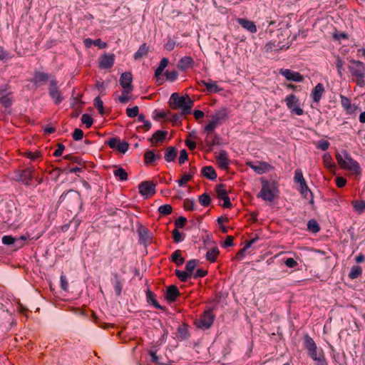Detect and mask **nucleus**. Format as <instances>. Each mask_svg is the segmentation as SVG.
<instances>
[{"instance_id":"nucleus-57","label":"nucleus","mask_w":365,"mask_h":365,"mask_svg":"<svg viewBox=\"0 0 365 365\" xmlns=\"http://www.w3.org/2000/svg\"><path fill=\"white\" fill-rule=\"evenodd\" d=\"M195 202L190 199H185L183 202V207L186 210H193Z\"/></svg>"},{"instance_id":"nucleus-20","label":"nucleus","mask_w":365,"mask_h":365,"mask_svg":"<svg viewBox=\"0 0 365 365\" xmlns=\"http://www.w3.org/2000/svg\"><path fill=\"white\" fill-rule=\"evenodd\" d=\"M324 92L325 89L323 84L321 83H318L312 91L311 96L313 101L318 104Z\"/></svg>"},{"instance_id":"nucleus-4","label":"nucleus","mask_w":365,"mask_h":365,"mask_svg":"<svg viewBox=\"0 0 365 365\" xmlns=\"http://www.w3.org/2000/svg\"><path fill=\"white\" fill-rule=\"evenodd\" d=\"M277 191V187L274 182L262 180V189L257 197L262 198L264 200L272 202L277 195L276 192Z\"/></svg>"},{"instance_id":"nucleus-63","label":"nucleus","mask_w":365,"mask_h":365,"mask_svg":"<svg viewBox=\"0 0 365 365\" xmlns=\"http://www.w3.org/2000/svg\"><path fill=\"white\" fill-rule=\"evenodd\" d=\"M187 222V219L184 217H178L175 222V225L176 228H182L185 225V223Z\"/></svg>"},{"instance_id":"nucleus-13","label":"nucleus","mask_w":365,"mask_h":365,"mask_svg":"<svg viewBox=\"0 0 365 365\" xmlns=\"http://www.w3.org/2000/svg\"><path fill=\"white\" fill-rule=\"evenodd\" d=\"M113 53H104L98 58V67L103 69H109L113 67L115 62Z\"/></svg>"},{"instance_id":"nucleus-53","label":"nucleus","mask_w":365,"mask_h":365,"mask_svg":"<svg viewBox=\"0 0 365 365\" xmlns=\"http://www.w3.org/2000/svg\"><path fill=\"white\" fill-rule=\"evenodd\" d=\"M94 106L98 109L99 113L103 114V103L100 97H96L94 99Z\"/></svg>"},{"instance_id":"nucleus-60","label":"nucleus","mask_w":365,"mask_h":365,"mask_svg":"<svg viewBox=\"0 0 365 365\" xmlns=\"http://www.w3.org/2000/svg\"><path fill=\"white\" fill-rule=\"evenodd\" d=\"M1 241L3 244L10 245L14 244L16 241V239L11 235H5L2 237Z\"/></svg>"},{"instance_id":"nucleus-18","label":"nucleus","mask_w":365,"mask_h":365,"mask_svg":"<svg viewBox=\"0 0 365 365\" xmlns=\"http://www.w3.org/2000/svg\"><path fill=\"white\" fill-rule=\"evenodd\" d=\"M180 295L179 289L175 285H170L168 287L165 294V299L169 302H174L176 301L177 297Z\"/></svg>"},{"instance_id":"nucleus-19","label":"nucleus","mask_w":365,"mask_h":365,"mask_svg":"<svg viewBox=\"0 0 365 365\" xmlns=\"http://www.w3.org/2000/svg\"><path fill=\"white\" fill-rule=\"evenodd\" d=\"M78 199L79 193L73 190L63 192L60 197L61 202H63L66 204H69L71 202V200L78 202Z\"/></svg>"},{"instance_id":"nucleus-32","label":"nucleus","mask_w":365,"mask_h":365,"mask_svg":"<svg viewBox=\"0 0 365 365\" xmlns=\"http://www.w3.org/2000/svg\"><path fill=\"white\" fill-rule=\"evenodd\" d=\"M169 61L167 58H163L161 59L160 62L159 66L155 71V76L158 78V81L160 78V76L162 75L164 69L168 66Z\"/></svg>"},{"instance_id":"nucleus-55","label":"nucleus","mask_w":365,"mask_h":365,"mask_svg":"<svg viewBox=\"0 0 365 365\" xmlns=\"http://www.w3.org/2000/svg\"><path fill=\"white\" fill-rule=\"evenodd\" d=\"M129 145L126 142H118L116 146V150L121 153H125L128 149Z\"/></svg>"},{"instance_id":"nucleus-39","label":"nucleus","mask_w":365,"mask_h":365,"mask_svg":"<svg viewBox=\"0 0 365 365\" xmlns=\"http://www.w3.org/2000/svg\"><path fill=\"white\" fill-rule=\"evenodd\" d=\"M175 274L178 277V278L182 282H187V279L192 277V275L190 274V273L187 272L186 270L181 271L179 269H175Z\"/></svg>"},{"instance_id":"nucleus-3","label":"nucleus","mask_w":365,"mask_h":365,"mask_svg":"<svg viewBox=\"0 0 365 365\" xmlns=\"http://www.w3.org/2000/svg\"><path fill=\"white\" fill-rule=\"evenodd\" d=\"M336 159L341 168L358 174L360 173L361 168L359 164L350 156L347 151H344L343 155L336 153Z\"/></svg>"},{"instance_id":"nucleus-62","label":"nucleus","mask_w":365,"mask_h":365,"mask_svg":"<svg viewBox=\"0 0 365 365\" xmlns=\"http://www.w3.org/2000/svg\"><path fill=\"white\" fill-rule=\"evenodd\" d=\"M173 238L175 242H179L182 241V237L180 232L177 229H174L172 232Z\"/></svg>"},{"instance_id":"nucleus-48","label":"nucleus","mask_w":365,"mask_h":365,"mask_svg":"<svg viewBox=\"0 0 365 365\" xmlns=\"http://www.w3.org/2000/svg\"><path fill=\"white\" fill-rule=\"evenodd\" d=\"M158 211L163 215H168L172 212L173 208H172L171 205L166 204V205H161L158 208Z\"/></svg>"},{"instance_id":"nucleus-33","label":"nucleus","mask_w":365,"mask_h":365,"mask_svg":"<svg viewBox=\"0 0 365 365\" xmlns=\"http://www.w3.org/2000/svg\"><path fill=\"white\" fill-rule=\"evenodd\" d=\"M149 48L146 45V43H143L139 49L137 51V52L134 54V58L135 60L142 58L145 56H146L148 53Z\"/></svg>"},{"instance_id":"nucleus-16","label":"nucleus","mask_w":365,"mask_h":365,"mask_svg":"<svg viewBox=\"0 0 365 365\" xmlns=\"http://www.w3.org/2000/svg\"><path fill=\"white\" fill-rule=\"evenodd\" d=\"M49 79V75L46 73L36 71L34 73V77L31 81L35 86H38L41 84L46 83Z\"/></svg>"},{"instance_id":"nucleus-27","label":"nucleus","mask_w":365,"mask_h":365,"mask_svg":"<svg viewBox=\"0 0 365 365\" xmlns=\"http://www.w3.org/2000/svg\"><path fill=\"white\" fill-rule=\"evenodd\" d=\"M247 165L259 174L265 173L269 166L266 163H259L258 165H255L252 162H248Z\"/></svg>"},{"instance_id":"nucleus-59","label":"nucleus","mask_w":365,"mask_h":365,"mask_svg":"<svg viewBox=\"0 0 365 365\" xmlns=\"http://www.w3.org/2000/svg\"><path fill=\"white\" fill-rule=\"evenodd\" d=\"M336 66L337 68L338 73L341 77L343 75L342 71L344 70V62L339 56L336 58Z\"/></svg>"},{"instance_id":"nucleus-26","label":"nucleus","mask_w":365,"mask_h":365,"mask_svg":"<svg viewBox=\"0 0 365 365\" xmlns=\"http://www.w3.org/2000/svg\"><path fill=\"white\" fill-rule=\"evenodd\" d=\"M341 103L348 113H352L356 110V107L351 104V100L346 96H341Z\"/></svg>"},{"instance_id":"nucleus-24","label":"nucleus","mask_w":365,"mask_h":365,"mask_svg":"<svg viewBox=\"0 0 365 365\" xmlns=\"http://www.w3.org/2000/svg\"><path fill=\"white\" fill-rule=\"evenodd\" d=\"M19 178L26 185H29L33 178V170L31 168H26L21 170Z\"/></svg>"},{"instance_id":"nucleus-15","label":"nucleus","mask_w":365,"mask_h":365,"mask_svg":"<svg viewBox=\"0 0 365 365\" xmlns=\"http://www.w3.org/2000/svg\"><path fill=\"white\" fill-rule=\"evenodd\" d=\"M280 73L288 81L295 82H302L304 81V76L302 75L298 72L292 71L289 69H282Z\"/></svg>"},{"instance_id":"nucleus-45","label":"nucleus","mask_w":365,"mask_h":365,"mask_svg":"<svg viewBox=\"0 0 365 365\" xmlns=\"http://www.w3.org/2000/svg\"><path fill=\"white\" fill-rule=\"evenodd\" d=\"M198 200L199 202L204 207H207L211 203V197L207 193L200 195Z\"/></svg>"},{"instance_id":"nucleus-36","label":"nucleus","mask_w":365,"mask_h":365,"mask_svg":"<svg viewBox=\"0 0 365 365\" xmlns=\"http://www.w3.org/2000/svg\"><path fill=\"white\" fill-rule=\"evenodd\" d=\"M361 274L362 268L359 265H354L351 269V271L349 274V277L351 279H354L360 277Z\"/></svg>"},{"instance_id":"nucleus-25","label":"nucleus","mask_w":365,"mask_h":365,"mask_svg":"<svg viewBox=\"0 0 365 365\" xmlns=\"http://www.w3.org/2000/svg\"><path fill=\"white\" fill-rule=\"evenodd\" d=\"M168 135L167 131H163V130H157L155 132L151 138L150 139L151 143H162L165 138H166Z\"/></svg>"},{"instance_id":"nucleus-40","label":"nucleus","mask_w":365,"mask_h":365,"mask_svg":"<svg viewBox=\"0 0 365 365\" xmlns=\"http://www.w3.org/2000/svg\"><path fill=\"white\" fill-rule=\"evenodd\" d=\"M307 230L313 233H317L320 230V227L315 220H310L307 222Z\"/></svg>"},{"instance_id":"nucleus-10","label":"nucleus","mask_w":365,"mask_h":365,"mask_svg":"<svg viewBox=\"0 0 365 365\" xmlns=\"http://www.w3.org/2000/svg\"><path fill=\"white\" fill-rule=\"evenodd\" d=\"M284 101L287 108L292 110V113L297 115H303L304 110L299 106V99L294 94L292 93L287 96Z\"/></svg>"},{"instance_id":"nucleus-47","label":"nucleus","mask_w":365,"mask_h":365,"mask_svg":"<svg viewBox=\"0 0 365 365\" xmlns=\"http://www.w3.org/2000/svg\"><path fill=\"white\" fill-rule=\"evenodd\" d=\"M354 209L359 212H363L365 210V201L364 200H356L353 202Z\"/></svg>"},{"instance_id":"nucleus-38","label":"nucleus","mask_w":365,"mask_h":365,"mask_svg":"<svg viewBox=\"0 0 365 365\" xmlns=\"http://www.w3.org/2000/svg\"><path fill=\"white\" fill-rule=\"evenodd\" d=\"M114 175L121 181L128 180V173L123 168H118L114 170Z\"/></svg>"},{"instance_id":"nucleus-8","label":"nucleus","mask_w":365,"mask_h":365,"mask_svg":"<svg viewBox=\"0 0 365 365\" xmlns=\"http://www.w3.org/2000/svg\"><path fill=\"white\" fill-rule=\"evenodd\" d=\"M48 93L50 97L53 100L56 105L60 104L63 101L61 91L58 86V81L53 78L49 81Z\"/></svg>"},{"instance_id":"nucleus-23","label":"nucleus","mask_w":365,"mask_h":365,"mask_svg":"<svg viewBox=\"0 0 365 365\" xmlns=\"http://www.w3.org/2000/svg\"><path fill=\"white\" fill-rule=\"evenodd\" d=\"M237 21L239 24L250 33L254 34L257 32V26L253 21L242 18H238Z\"/></svg>"},{"instance_id":"nucleus-44","label":"nucleus","mask_w":365,"mask_h":365,"mask_svg":"<svg viewBox=\"0 0 365 365\" xmlns=\"http://www.w3.org/2000/svg\"><path fill=\"white\" fill-rule=\"evenodd\" d=\"M207 91L210 93H217L221 91L216 82H212L211 80L207 82L205 86Z\"/></svg>"},{"instance_id":"nucleus-56","label":"nucleus","mask_w":365,"mask_h":365,"mask_svg":"<svg viewBox=\"0 0 365 365\" xmlns=\"http://www.w3.org/2000/svg\"><path fill=\"white\" fill-rule=\"evenodd\" d=\"M165 76H166V78L167 80L170 81H174L175 80L177 79L178 76V73L176 71L173 70V71H167L165 73Z\"/></svg>"},{"instance_id":"nucleus-49","label":"nucleus","mask_w":365,"mask_h":365,"mask_svg":"<svg viewBox=\"0 0 365 365\" xmlns=\"http://www.w3.org/2000/svg\"><path fill=\"white\" fill-rule=\"evenodd\" d=\"M81 122L86 125L87 128L91 127L93 124V118L88 114H83L81 116Z\"/></svg>"},{"instance_id":"nucleus-1","label":"nucleus","mask_w":365,"mask_h":365,"mask_svg":"<svg viewBox=\"0 0 365 365\" xmlns=\"http://www.w3.org/2000/svg\"><path fill=\"white\" fill-rule=\"evenodd\" d=\"M170 106L173 109H181L184 115L191 113V109L194 106L193 101L188 95L180 96L178 93L171 95L170 99Z\"/></svg>"},{"instance_id":"nucleus-34","label":"nucleus","mask_w":365,"mask_h":365,"mask_svg":"<svg viewBox=\"0 0 365 365\" xmlns=\"http://www.w3.org/2000/svg\"><path fill=\"white\" fill-rule=\"evenodd\" d=\"M211 133H208L205 138V142L207 146H209L210 150H212V147L215 145H219V137L217 135H215L214 136L210 135Z\"/></svg>"},{"instance_id":"nucleus-41","label":"nucleus","mask_w":365,"mask_h":365,"mask_svg":"<svg viewBox=\"0 0 365 365\" xmlns=\"http://www.w3.org/2000/svg\"><path fill=\"white\" fill-rule=\"evenodd\" d=\"M323 163L325 168H332L335 167L334 163L333 162V159L329 153H325L323 155Z\"/></svg>"},{"instance_id":"nucleus-31","label":"nucleus","mask_w":365,"mask_h":365,"mask_svg":"<svg viewBox=\"0 0 365 365\" xmlns=\"http://www.w3.org/2000/svg\"><path fill=\"white\" fill-rule=\"evenodd\" d=\"M220 255V251L217 247L209 250L206 253V259L210 262H215Z\"/></svg>"},{"instance_id":"nucleus-2","label":"nucleus","mask_w":365,"mask_h":365,"mask_svg":"<svg viewBox=\"0 0 365 365\" xmlns=\"http://www.w3.org/2000/svg\"><path fill=\"white\" fill-rule=\"evenodd\" d=\"M348 66L351 79L360 87L365 86V64L360 61L351 59Z\"/></svg>"},{"instance_id":"nucleus-14","label":"nucleus","mask_w":365,"mask_h":365,"mask_svg":"<svg viewBox=\"0 0 365 365\" xmlns=\"http://www.w3.org/2000/svg\"><path fill=\"white\" fill-rule=\"evenodd\" d=\"M133 76L130 72L123 73L120 76L119 82L120 85L125 90L133 91V87L132 86Z\"/></svg>"},{"instance_id":"nucleus-61","label":"nucleus","mask_w":365,"mask_h":365,"mask_svg":"<svg viewBox=\"0 0 365 365\" xmlns=\"http://www.w3.org/2000/svg\"><path fill=\"white\" fill-rule=\"evenodd\" d=\"M72 137L74 140H80L83 137V132L79 128H76L73 133Z\"/></svg>"},{"instance_id":"nucleus-6","label":"nucleus","mask_w":365,"mask_h":365,"mask_svg":"<svg viewBox=\"0 0 365 365\" xmlns=\"http://www.w3.org/2000/svg\"><path fill=\"white\" fill-rule=\"evenodd\" d=\"M304 347L308 351L309 356L314 361H320L324 359V355L322 354L318 356L317 346L314 341L308 334L304 336Z\"/></svg>"},{"instance_id":"nucleus-30","label":"nucleus","mask_w":365,"mask_h":365,"mask_svg":"<svg viewBox=\"0 0 365 365\" xmlns=\"http://www.w3.org/2000/svg\"><path fill=\"white\" fill-rule=\"evenodd\" d=\"M177 157V149L175 147H168L165 150V160L167 162H173Z\"/></svg>"},{"instance_id":"nucleus-51","label":"nucleus","mask_w":365,"mask_h":365,"mask_svg":"<svg viewBox=\"0 0 365 365\" xmlns=\"http://www.w3.org/2000/svg\"><path fill=\"white\" fill-rule=\"evenodd\" d=\"M131 91H132L123 89L122 95L118 98L119 101L122 103H128L130 98L129 94L131 93Z\"/></svg>"},{"instance_id":"nucleus-5","label":"nucleus","mask_w":365,"mask_h":365,"mask_svg":"<svg viewBox=\"0 0 365 365\" xmlns=\"http://www.w3.org/2000/svg\"><path fill=\"white\" fill-rule=\"evenodd\" d=\"M227 118V111L226 108H222L217 111L212 117V120L205 127V131L208 133H212L215 128L221 124L224 120Z\"/></svg>"},{"instance_id":"nucleus-12","label":"nucleus","mask_w":365,"mask_h":365,"mask_svg":"<svg viewBox=\"0 0 365 365\" xmlns=\"http://www.w3.org/2000/svg\"><path fill=\"white\" fill-rule=\"evenodd\" d=\"M155 186L153 182L143 181L138 186L139 192L146 197H150L155 193Z\"/></svg>"},{"instance_id":"nucleus-11","label":"nucleus","mask_w":365,"mask_h":365,"mask_svg":"<svg viewBox=\"0 0 365 365\" xmlns=\"http://www.w3.org/2000/svg\"><path fill=\"white\" fill-rule=\"evenodd\" d=\"M215 192H216L217 197L220 200H223L224 202H223L222 207L224 208L232 207V205L230 200V197L228 196L225 185H224V184L217 185L215 187Z\"/></svg>"},{"instance_id":"nucleus-46","label":"nucleus","mask_w":365,"mask_h":365,"mask_svg":"<svg viewBox=\"0 0 365 365\" xmlns=\"http://www.w3.org/2000/svg\"><path fill=\"white\" fill-rule=\"evenodd\" d=\"M63 159L70 160L71 162L79 165H81L83 163V160L80 157L73 155V154L66 155L63 158Z\"/></svg>"},{"instance_id":"nucleus-42","label":"nucleus","mask_w":365,"mask_h":365,"mask_svg":"<svg viewBox=\"0 0 365 365\" xmlns=\"http://www.w3.org/2000/svg\"><path fill=\"white\" fill-rule=\"evenodd\" d=\"M178 333L179 334V336L183 339L188 338L190 336V334L188 331L187 324H184L180 326L178 328Z\"/></svg>"},{"instance_id":"nucleus-64","label":"nucleus","mask_w":365,"mask_h":365,"mask_svg":"<svg viewBox=\"0 0 365 365\" xmlns=\"http://www.w3.org/2000/svg\"><path fill=\"white\" fill-rule=\"evenodd\" d=\"M192 178H191V175H189L188 174H185L182 176V178L178 181V185L180 186H183L185 185L187 182L191 180Z\"/></svg>"},{"instance_id":"nucleus-17","label":"nucleus","mask_w":365,"mask_h":365,"mask_svg":"<svg viewBox=\"0 0 365 365\" xmlns=\"http://www.w3.org/2000/svg\"><path fill=\"white\" fill-rule=\"evenodd\" d=\"M195 65L193 58L190 56H184L178 62L177 67L179 70L185 71L189 68H192Z\"/></svg>"},{"instance_id":"nucleus-7","label":"nucleus","mask_w":365,"mask_h":365,"mask_svg":"<svg viewBox=\"0 0 365 365\" xmlns=\"http://www.w3.org/2000/svg\"><path fill=\"white\" fill-rule=\"evenodd\" d=\"M215 315L212 309L205 311L198 319L195 322L197 328L202 329H209L213 324Z\"/></svg>"},{"instance_id":"nucleus-50","label":"nucleus","mask_w":365,"mask_h":365,"mask_svg":"<svg viewBox=\"0 0 365 365\" xmlns=\"http://www.w3.org/2000/svg\"><path fill=\"white\" fill-rule=\"evenodd\" d=\"M24 156L29 158L32 160H35L36 159L41 157V153L39 150H36L35 152H25L24 153Z\"/></svg>"},{"instance_id":"nucleus-58","label":"nucleus","mask_w":365,"mask_h":365,"mask_svg":"<svg viewBox=\"0 0 365 365\" xmlns=\"http://www.w3.org/2000/svg\"><path fill=\"white\" fill-rule=\"evenodd\" d=\"M115 277L117 279L115 284V290L117 296H120L121 294L123 284L121 281L118 279V276L117 274L115 275Z\"/></svg>"},{"instance_id":"nucleus-22","label":"nucleus","mask_w":365,"mask_h":365,"mask_svg":"<svg viewBox=\"0 0 365 365\" xmlns=\"http://www.w3.org/2000/svg\"><path fill=\"white\" fill-rule=\"evenodd\" d=\"M299 192L304 198L309 200L310 204H314L313 194L308 187L306 182H302V183L299 185Z\"/></svg>"},{"instance_id":"nucleus-21","label":"nucleus","mask_w":365,"mask_h":365,"mask_svg":"<svg viewBox=\"0 0 365 365\" xmlns=\"http://www.w3.org/2000/svg\"><path fill=\"white\" fill-rule=\"evenodd\" d=\"M217 163L218 166L222 170H228L230 160L228 159L227 154L225 151L220 152L217 157Z\"/></svg>"},{"instance_id":"nucleus-28","label":"nucleus","mask_w":365,"mask_h":365,"mask_svg":"<svg viewBox=\"0 0 365 365\" xmlns=\"http://www.w3.org/2000/svg\"><path fill=\"white\" fill-rule=\"evenodd\" d=\"M202 175L210 180H215L217 177V173L212 166H205L202 169Z\"/></svg>"},{"instance_id":"nucleus-54","label":"nucleus","mask_w":365,"mask_h":365,"mask_svg":"<svg viewBox=\"0 0 365 365\" xmlns=\"http://www.w3.org/2000/svg\"><path fill=\"white\" fill-rule=\"evenodd\" d=\"M139 108L137 106L126 109V114L130 118H135L138 115Z\"/></svg>"},{"instance_id":"nucleus-9","label":"nucleus","mask_w":365,"mask_h":365,"mask_svg":"<svg viewBox=\"0 0 365 365\" xmlns=\"http://www.w3.org/2000/svg\"><path fill=\"white\" fill-rule=\"evenodd\" d=\"M9 89L10 86L9 84L0 87V103L4 108H9L13 103V93L8 91Z\"/></svg>"},{"instance_id":"nucleus-52","label":"nucleus","mask_w":365,"mask_h":365,"mask_svg":"<svg viewBox=\"0 0 365 365\" xmlns=\"http://www.w3.org/2000/svg\"><path fill=\"white\" fill-rule=\"evenodd\" d=\"M294 180L296 183H299V185H301L302 182H306L303 177L302 171L301 169H297L295 170Z\"/></svg>"},{"instance_id":"nucleus-43","label":"nucleus","mask_w":365,"mask_h":365,"mask_svg":"<svg viewBox=\"0 0 365 365\" xmlns=\"http://www.w3.org/2000/svg\"><path fill=\"white\" fill-rule=\"evenodd\" d=\"M198 264V261L196 259H191L187 262L185 269L187 272L192 276L193 272Z\"/></svg>"},{"instance_id":"nucleus-35","label":"nucleus","mask_w":365,"mask_h":365,"mask_svg":"<svg viewBox=\"0 0 365 365\" xmlns=\"http://www.w3.org/2000/svg\"><path fill=\"white\" fill-rule=\"evenodd\" d=\"M172 262H173L177 266H180L184 263L185 259L182 256L181 250H177L173 253Z\"/></svg>"},{"instance_id":"nucleus-37","label":"nucleus","mask_w":365,"mask_h":365,"mask_svg":"<svg viewBox=\"0 0 365 365\" xmlns=\"http://www.w3.org/2000/svg\"><path fill=\"white\" fill-rule=\"evenodd\" d=\"M147 298L149 302H150L155 308L164 310V308L160 305L155 299V296L153 292L148 290L147 292Z\"/></svg>"},{"instance_id":"nucleus-29","label":"nucleus","mask_w":365,"mask_h":365,"mask_svg":"<svg viewBox=\"0 0 365 365\" xmlns=\"http://www.w3.org/2000/svg\"><path fill=\"white\" fill-rule=\"evenodd\" d=\"M160 155H156L153 150H148L144 154V162L145 165H151L156 159H160Z\"/></svg>"}]
</instances>
